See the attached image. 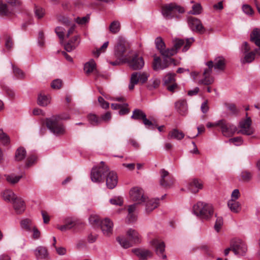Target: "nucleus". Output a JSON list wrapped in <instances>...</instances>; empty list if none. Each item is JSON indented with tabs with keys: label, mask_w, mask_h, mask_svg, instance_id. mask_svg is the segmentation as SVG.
Instances as JSON below:
<instances>
[{
	"label": "nucleus",
	"mask_w": 260,
	"mask_h": 260,
	"mask_svg": "<svg viewBox=\"0 0 260 260\" xmlns=\"http://www.w3.org/2000/svg\"><path fill=\"white\" fill-rule=\"evenodd\" d=\"M137 208V204H134L128 206V215L126 217V220L128 222H134L137 220V216L134 212Z\"/></svg>",
	"instance_id": "nucleus-25"
},
{
	"label": "nucleus",
	"mask_w": 260,
	"mask_h": 260,
	"mask_svg": "<svg viewBox=\"0 0 260 260\" xmlns=\"http://www.w3.org/2000/svg\"><path fill=\"white\" fill-rule=\"evenodd\" d=\"M79 36L76 35L71 38L69 41L64 44V49L68 52H71L74 50L79 44Z\"/></svg>",
	"instance_id": "nucleus-21"
},
{
	"label": "nucleus",
	"mask_w": 260,
	"mask_h": 260,
	"mask_svg": "<svg viewBox=\"0 0 260 260\" xmlns=\"http://www.w3.org/2000/svg\"><path fill=\"white\" fill-rule=\"evenodd\" d=\"M35 16L38 18H42L45 14V10L39 7H36L35 8Z\"/></svg>",
	"instance_id": "nucleus-56"
},
{
	"label": "nucleus",
	"mask_w": 260,
	"mask_h": 260,
	"mask_svg": "<svg viewBox=\"0 0 260 260\" xmlns=\"http://www.w3.org/2000/svg\"><path fill=\"white\" fill-rule=\"evenodd\" d=\"M132 251L141 260H145L148 257H150L151 255V252L146 249H134L132 250Z\"/></svg>",
	"instance_id": "nucleus-26"
},
{
	"label": "nucleus",
	"mask_w": 260,
	"mask_h": 260,
	"mask_svg": "<svg viewBox=\"0 0 260 260\" xmlns=\"http://www.w3.org/2000/svg\"><path fill=\"white\" fill-rule=\"evenodd\" d=\"M175 73H168L163 78L164 84L167 85L175 82Z\"/></svg>",
	"instance_id": "nucleus-41"
},
{
	"label": "nucleus",
	"mask_w": 260,
	"mask_h": 260,
	"mask_svg": "<svg viewBox=\"0 0 260 260\" xmlns=\"http://www.w3.org/2000/svg\"><path fill=\"white\" fill-rule=\"evenodd\" d=\"M101 229L106 236H110L113 233V223L109 218H106L101 222Z\"/></svg>",
	"instance_id": "nucleus-16"
},
{
	"label": "nucleus",
	"mask_w": 260,
	"mask_h": 260,
	"mask_svg": "<svg viewBox=\"0 0 260 260\" xmlns=\"http://www.w3.org/2000/svg\"><path fill=\"white\" fill-rule=\"evenodd\" d=\"M202 7L200 4H196L192 6V14L198 15L201 13Z\"/></svg>",
	"instance_id": "nucleus-61"
},
{
	"label": "nucleus",
	"mask_w": 260,
	"mask_h": 260,
	"mask_svg": "<svg viewBox=\"0 0 260 260\" xmlns=\"http://www.w3.org/2000/svg\"><path fill=\"white\" fill-rule=\"evenodd\" d=\"M26 155V151L25 149L22 147H19L15 152V159L16 161H21L24 159Z\"/></svg>",
	"instance_id": "nucleus-35"
},
{
	"label": "nucleus",
	"mask_w": 260,
	"mask_h": 260,
	"mask_svg": "<svg viewBox=\"0 0 260 260\" xmlns=\"http://www.w3.org/2000/svg\"><path fill=\"white\" fill-rule=\"evenodd\" d=\"M89 19V16L87 15L86 16L80 18L79 17H77L75 19L76 22L79 24H85L88 22Z\"/></svg>",
	"instance_id": "nucleus-57"
},
{
	"label": "nucleus",
	"mask_w": 260,
	"mask_h": 260,
	"mask_svg": "<svg viewBox=\"0 0 260 260\" xmlns=\"http://www.w3.org/2000/svg\"><path fill=\"white\" fill-rule=\"evenodd\" d=\"M65 29L61 26H57L55 28V32L58 37L60 43H63L65 35H64Z\"/></svg>",
	"instance_id": "nucleus-43"
},
{
	"label": "nucleus",
	"mask_w": 260,
	"mask_h": 260,
	"mask_svg": "<svg viewBox=\"0 0 260 260\" xmlns=\"http://www.w3.org/2000/svg\"><path fill=\"white\" fill-rule=\"evenodd\" d=\"M50 102V98L49 96L40 93L38 98V104L41 106H46Z\"/></svg>",
	"instance_id": "nucleus-36"
},
{
	"label": "nucleus",
	"mask_w": 260,
	"mask_h": 260,
	"mask_svg": "<svg viewBox=\"0 0 260 260\" xmlns=\"http://www.w3.org/2000/svg\"><path fill=\"white\" fill-rule=\"evenodd\" d=\"M175 109L179 114L182 116H186L187 114L188 108L186 101L180 100L175 103Z\"/></svg>",
	"instance_id": "nucleus-20"
},
{
	"label": "nucleus",
	"mask_w": 260,
	"mask_h": 260,
	"mask_svg": "<svg viewBox=\"0 0 260 260\" xmlns=\"http://www.w3.org/2000/svg\"><path fill=\"white\" fill-rule=\"evenodd\" d=\"M222 224L223 220L222 217H217L215 222V224L214 225V229L217 232L219 231Z\"/></svg>",
	"instance_id": "nucleus-59"
},
{
	"label": "nucleus",
	"mask_w": 260,
	"mask_h": 260,
	"mask_svg": "<svg viewBox=\"0 0 260 260\" xmlns=\"http://www.w3.org/2000/svg\"><path fill=\"white\" fill-rule=\"evenodd\" d=\"M0 141L4 144H7L10 142L9 137L4 132L2 129H0Z\"/></svg>",
	"instance_id": "nucleus-54"
},
{
	"label": "nucleus",
	"mask_w": 260,
	"mask_h": 260,
	"mask_svg": "<svg viewBox=\"0 0 260 260\" xmlns=\"http://www.w3.org/2000/svg\"><path fill=\"white\" fill-rule=\"evenodd\" d=\"M184 12L183 8L174 3L166 4L162 7L161 13L163 16L167 19L173 18H179V14Z\"/></svg>",
	"instance_id": "nucleus-4"
},
{
	"label": "nucleus",
	"mask_w": 260,
	"mask_h": 260,
	"mask_svg": "<svg viewBox=\"0 0 260 260\" xmlns=\"http://www.w3.org/2000/svg\"><path fill=\"white\" fill-rule=\"evenodd\" d=\"M12 68L13 71V73L14 75L19 79H22L25 78L24 73L19 68L15 67L12 64Z\"/></svg>",
	"instance_id": "nucleus-46"
},
{
	"label": "nucleus",
	"mask_w": 260,
	"mask_h": 260,
	"mask_svg": "<svg viewBox=\"0 0 260 260\" xmlns=\"http://www.w3.org/2000/svg\"><path fill=\"white\" fill-rule=\"evenodd\" d=\"M250 41L254 43L255 45H260V28H254L250 35Z\"/></svg>",
	"instance_id": "nucleus-28"
},
{
	"label": "nucleus",
	"mask_w": 260,
	"mask_h": 260,
	"mask_svg": "<svg viewBox=\"0 0 260 260\" xmlns=\"http://www.w3.org/2000/svg\"><path fill=\"white\" fill-rule=\"evenodd\" d=\"M158 199H151L147 202L146 204V211L147 213L151 212L158 206Z\"/></svg>",
	"instance_id": "nucleus-32"
},
{
	"label": "nucleus",
	"mask_w": 260,
	"mask_h": 260,
	"mask_svg": "<svg viewBox=\"0 0 260 260\" xmlns=\"http://www.w3.org/2000/svg\"><path fill=\"white\" fill-rule=\"evenodd\" d=\"M51 86L53 89H59L62 86V81L58 79L54 80L52 82Z\"/></svg>",
	"instance_id": "nucleus-58"
},
{
	"label": "nucleus",
	"mask_w": 260,
	"mask_h": 260,
	"mask_svg": "<svg viewBox=\"0 0 260 260\" xmlns=\"http://www.w3.org/2000/svg\"><path fill=\"white\" fill-rule=\"evenodd\" d=\"M160 185L165 188H169L171 187L174 183V178L173 176L170 175L169 172L165 170L164 169L160 170Z\"/></svg>",
	"instance_id": "nucleus-11"
},
{
	"label": "nucleus",
	"mask_w": 260,
	"mask_h": 260,
	"mask_svg": "<svg viewBox=\"0 0 260 260\" xmlns=\"http://www.w3.org/2000/svg\"><path fill=\"white\" fill-rule=\"evenodd\" d=\"M143 124L145 125V126L148 128H151L152 129H154V126H156L157 125L155 124L154 122H153L152 121L148 119L146 117V115L145 116V117L142 120Z\"/></svg>",
	"instance_id": "nucleus-53"
},
{
	"label": "nucleus",
	"mask_w": 260,
	"mask_h": 260,
	"mask_svg": "<svg viewBox=\"0 0 260 260\" xmlns=\"http://www.w3.org/2000/svg\"><path fill=\"white\" fill-rule=\"evenodd\" d=\"M216 125L220 126L222 134L227 137H230L233 135L237 131L236 126L227 123L224 119H221L215 123Z\"/></svg>",
	"instance_id": "nucleus-8"
},
{
	"label": "nucleus",
	"mask_w": 260,
	"mask_h": 260,
	"mask_svg": "<svg viewBox=\"0 0 260 260\" xmlns=\"http://www.w3.org/2000/svg\"><path fill=\"white\" fill-rule=\"evenodd\" d=\"M126 52V47L124 41L122 39H119L117 45L114 47V53L115 56L121 59L123 57V55Z\"/></svg>",
	"instance_id": "nucleus-19"
},
{
	"label": "nucleus",
	"mask_w": 260,
	"mask_h": 260,
	"mask_svg": "<svg viewBox=\"0 0 260 260\" xmlns=\"http://www.w3.org/2000/svg\"><path fill=\"white\" fill-rule=\"evenodd\" d=\"M14 209L18 214L22 213L25 210L24 203L21 199L17 198L13 202Z\"/></svg>",
	"instance_id": "nucleus-29"
},
{
	"label": "nucleus",
	"mask_w": 260,
	"mask_h": 260,
	"mask_svg": "<svg viewBox=\"0 0 260 260\" xmlns=\"http://www.w3.org/2000/svg\"><path fill=\"white\" fill-rule=\"evenodd\" d=\"M110 31L113 34H116L120 29V24L118 21H113L109 26Z\"/></svg>",
	"instance_id": "nucleus-42"
},
{
	"label": "nucleus",
	"mask_w": 260,
	"mask_h": 260,
	"mask_svg": "<svg viewBox=\"0 0 260 260\" xmlns=\"http://www.w3.org/2000/svg\"><path fill=\"white\" fill-rule=\"evenodd\" d=\"M149 75L146 73H140V72H135L131 75L130 79V82L128 85V88L129 90H133L135 85H136L139 82L141 83H145L148 80V78Z\"/></svg>",
	"instance_id": "nucleus-10"
},
{
	"label": "nucleus",
	"mask_w": 260,
	"mask_h": 260,
	"mask_svg": "<svg viewBox=\"0 0 260 260\" xmlns=\"http://www.w3.org/2000/svg\"><path fill=\"white\" fill-rule=\"evenodd\" d=\"M5 47L8 50H11L13 46V41L10 36L6 35L5 37Z\"/></svg>",
	"instance_id": "nucleus-55"
},
{
	"label": "nucleus",
	"mask_w": 260,
	"mask_h": 260,
	"mask_svg": "<svg viewBox=\"0 0 260 260\" xmlns=\"http://www.w3.org/2000/svg\"><path fill=\"white\" fill-rule=\"evenodd\" d=\"M117 240L124 248H128L132 247L134 244L131 240L128 241L124 237H118L117 238Z\"/></svg>",
	"instance_id": "nucleus-40"
},
{
	"label": "nucleus",
	"mask_w": 260,
	"mask_h": 260,
	"mask_svg": "<svg viewBox=\"0 0 260 260\" xmlns=\"http://www.w3.org/2000/svg\"><path fill=\"white\" fill-rule=\"evenodd\" d=\"M101 165L93 167L90 173V178L94 182H101L103 181V176L106 175L109 171V168L105 165L104 161L101 162Z\"/></svg>",
	"instance_id": "nucleus-5"
},
{
	"label": "nucleus",
	"mask_w": 260,
	"mask_h": 260,
	"mask_svg": "<svg viewBox=\"0 0 260 260\" xmlns=\"http://www.w3.org/2000/svg\"><path fill=\"white\" fill-rule=\"evenodd\" d=\"M193 212L197 216L202 219H209L213 213L211 205L199 201L193 206Z\"/></svg>",
	"instance_id": "nucleus-3"
},
{
	"label": "nucleus",
	"mask_w": 260,
	"mask_h": 260,
	"mask_svg": "<svg viewBox=\"0 0 260 260\" xmlns=\"http://www.w3.org/2000/svg\"><path fill=\"white\" fill-rule=\"evenodd\" d=\"M241 177L242 181L248 182L252 178V174L248 171H243L241 172Z\"/></svg>",
	"instance_id": "nucleus-52"
},
{
	"label": "nucleus",
	"mask_w": 260,
	"mask_h": 260,
	"mask_svg": "<svg viewBox=\"0 0 260 260\" xmlns=\"http://www.w3.org/2000/svg\"><path fill=\"white\" fill-rule=\"evenodd\" d=\"M69 116L63 117L61 115H56L47 118L46 123L47 128L56 136H62L66 133V127L60 121V120L68 119Z\"/></svg>",
	"instance_id": "nucleus-2"
},
{
	"label": "nucleus",
	"mask_w": 260,
	"mask_h": 260,
	"mask_svg": "<svg viewBox=\"0 0 260 260\" xmlns=\"http://www.w3.org/2000/svg\"><path fill=\"white\" fill-rule=\"evenodd\" d=\"M150 243L151 245L154 248L156 253L160 257L161 256L163 259L166 258V255L164 254L165 250V243L158 239H155L152 240Z\"/></svg>",
	"instance_id": "nucleus-15"
},
{
	"label": "nucleus",
	"mask_w": 260,
	"mask_h": 260,
	"mask_svg": "<svg viewBox=\"0 0 260 260\" xmlns=\"http://www.w3.org/2000/svg\"><path fill=\"white\" fill-rule=\"evenodd\" d=\"M127 235L128 236L132 243L133 244L140 243L141 241L140 237L138 232L132 229H130L127 232Z\"/></svg>",
	"instance_id": "nucleus-30"
},
{
	"label": "nucleus",
	"mask_w": 260,
	"mask_h": 260,
	"mask_svg": "<svg viewBox=\"0 0 260 260\" xmlns=\"http://www.w3.org/2000/svg\"><path fill=\"white\" fill-rule=\"evenodd\" d=\"M32 232V238L34 239H38L41 236V233L39 230L37 229L36 226H34L31 230Z\"/></svg>",
	"instance_id": "nucleus-63"
},
{
	"label": "nucleus",
	"mask_w": 260,
	"mask_h": 260,
	"mask_svg": "<svg viewBox=\"0 0 260 260\" xmlns=\"http://www.w3.org/2000/svg\"><path fill=\"white\" fill-rule=\"evenodd\" d=\"M188 24L190 28L193 30L198 32L200 34H203L205 29L203 26L201 21L193 17H190L188 19Z\"/></svg>",
	"instance_id": "nucleus-17"
},
{
	"label": "nucleus",
	"mask_w": 260,
	"mask_h": 260,
	"mask_svg": "<svg viewBox=\"0 0 260 260\" xmlns=\"http://www.w3.org/2000/svg\"><path fill=\"white\" fill-rule=\"evenodd\" d=\"M6 2L12 8L17 7L21 4V0H6Z\"/></svg>",
	"instance_id": "nucleus-60"
},
{
	"label": "nucleus",
	"mask_w": 260,
	"mask_h": 260,
	"mask_svg": "<svg viewBox=\"0 0 260 260\" xmlns=\"http://www.w3.org/2000/svg\"><path fill=\"white\" fill-rule=\"evenodd\" d=\"M3 198L5 201L12 203L14 200L17 198L14 193L11 190H7L4 191Z\"/></svg>",
	"instance_id": "nucleus-37"
},
{
	"label": "nucleus",
	"mask_w": 260,
	"mask_h": 260,
	"mask_svg": "<svg viewBox=\"0 0 260 260\" xmlns=\"http://www.w3.org/2000/svg\"><path fill=\"white\" fill-rule=\"evenodd\" d=\"M122 62L127 63L129 67L134 70H141L144 65L142 57L139 56L136 53L132 57L123 58Z\"/></svg>",
	"instance_id": "nucleus-6"
},
{
	"label": "nucleus",
	"mask_w": 260,
	"mask_h": 260,
	"mask_svg": "<svg viewBox=\"0 0 260 260\" xmlns=\"http://www.w3.org/2000/svg\"><path fill=\"white\" fill-rule=\"evenodd\" d=\"M35 255L37 259H46L48 257V252L46 247L39 246L34 250Z\"/></svg>",
	"instance_id": "nucleus-24"
},
{
	"label": "nucleus",
	"mask_w": 260,
	"mask_h": 260,
	"mask_svg": "<svg viewBox=\"0 0 260 260\" xmlns=\"http://www.w3.org/2000/svg\"><path fill=\"white\" fill-rule=\"evenodd\" d=\"M206 64L208 66V68L204 70L203 76V78L199 81L198 83L200 84H204L209 85L214 82V78L211 76L212 72V68L213 67V62L210 60L206 62Z\"/></svg>",
	"instance_id": "nucleus-9"
},
{
	"label": "nucleus",
	"mask_w": 260,
	"mask_h": 260,
	"mask_svg": "<svg viewBox=\"0 0 260 260\" xmlns=\"http://www.w3.org/2000/svg\"><path fill=\"white\" fill-rule=\"evenodd\" d=\"M245 53L246 54L243 59L242 60V62L243 63L252 62L255 59L254 52L251 51Z\"/></svg>",
	"instance_id": "nucleus-44"
},
{
	"label": "nucleus",
	"mask_w": 260,
	"mask_h": 260,
	"mask_svg": "<svg viewBox=\"0 0 260 260\" xmlns=\"http://www.w3.org/2000/svg\"><path fill=\"white\" fill-rule=\"evenodd\" d=\"M224 106L230 112L232 115H236L239 113V110L237 108L236 105L232 103H225Z\"/></svg>",
	"instance_id": "nucleus-45"
},
{
	"label": "nucleus",
	"mask_w": 260,
	"mask_h": 260,
	"mask_svg": "<svg viewBox=\"0 0 260 260\" xmlns=\"http://www.w3.org/2000/svg\"><path fill=\"white\" fill-rule=\"evenodd\" d=\"M156 48L159 50L160 53L163 56L161 61L159 57L156 55H153V69L154 71L164 70L170 65L174 63L175 60L171 57L176 54L174 48L165 49V44L160 37H157L155 40Z\"/></svg>",
	"instance_id": "nucleus-1"
},
{
	"label": "nucleus",
	"mask_w": 260,
	"mask_h": 260,
	"mask_svg": "<svg viewBox=\"0 0 260 260\" xmlns=\"http://www.w3.org/2000/svg\"><path fill=\"white\" fill-rule=\"evenodd\" d=\"M230 143H234L235 145L239 146L242 143V139L241 137H237L229 140Z\"/></svg>",
	"instance_id": "nucleus-62"
},
{
	"label": "nucleus",
	"mask_w": 260,
	"mask_h": 260,
	"mask_svg": "<svg viewBox=\"0 0 260 260\" xmlns=\"http://www.w3.org/2000/svg\"><path fill=\"white\" fill-rule=\"evenodd\" d=\"M87 119L89 123L93 126H98L101 123V119L95 114H89Z\"/></svg>",
	"instance_id": "nucleus-38"
},
{
	"label": "nucleus",
	"mask_w": 260,
	"mask_h": 260,
	"mask_svg": "<svg viewBox=\"0 0 260 260\" xmlns=\"http://www.w3.org/2000/svg\"><path fill=\"white\" fill-rule=\"evenodd\" d=\"M232 250L236 255H244L247 250L245 243L241 240H235L231 243Z\"/></svg>",
	"instance_id": "nucleus-12"
},
{
	"label": "nucleus",
	"mask_w": 260,
	"mask_h": 260,
	"mask_svg": "<svg viewBox=\"0 0 260 260\" xmlns=\"http://www.w3.org/2000/svg\"><path fill=\"white\" fill-rule=\"evenodd\" d=\"M213 62V67L214 70L219 71H224L226 63V59L222 56H218L214 59Z\"/></svg>",
	"instance_id": "nucleus-23"
},
{
	"label": "nucleus",
	"mask_w": 260,
	"mask_h": 260,
	"mask_svg": "<svg viewBox=\"0 0 260 260\" xmlns=\"http://www.w3.org/2000/svg\"><path fill=\"white\" fill-rule=\"evenodd\" d=\"M84 71L88 76L92 72H96V63L94 60L91 59L84 64Z\"/></svg>",
	"instance_id": "nucleus-27"
},
{
	"label": "nucleus",
	"mask_w": 260,
	"mask_h": 260,
	"mask_svg": "<svg viewBox=\"0 0 260 260\" xmlns=\"http://www.w3.org/2000/svg\"><path fill=\"white\" fill-rule=\"evenodd\" d=\"M6 177L7 181L9 183L12 184H16V183H17L20 180V179H21L22 176H15L14 174H12V175L6 176Z\"/></svg>",
	"instance_id": "nucleus-47"
},
{
	"label": "nucleus",
	"mask_w": 260,
	"mask_h": 260,
	"mask_svg": "<svg viewBox=\"0 0 260 260\" xmlns=\"http://www.w3.org/2000/svg\"><path fill=\"white\" fill-rule=\"evenodd\" d=\"M203 188V183L201 180L194 178L190 180L188 184V189L192 193H197Z\"/></svg>",
	"instance_id": "nucleus-22"
},
{
	"label": "nucleus",
	"mask_w": 260,
	"mask_h": 260,
	"mask_svg": "<svg viewBox=\"0 0 260 260\" xmlns=\"http://www.w3.org/2000/svg\"><path fill=\"white\" fill-rule=\"evenodd\" d=\"M191 44V42H190L188 39L186 40L185 44L183 40L176 39L174 40L173 47L172 48H174V50H175L176 53L177 52V50L179 49L181 46L185 44L182 51L183 52H186L189 49Z\"/></svg>",
	"instance_id": "nucleus-18"
},
{
	"label": "nucleus",
	"mask_w": 260,
	"mask_h": 260,
	"mask_svg": "<svg viewBox=\"0 0 260 260\" xmlns=\"http://www.w3.org/2000/svg\"><path fill=\"white\" fill-rule=\"evenodd\" d=\"M131 199L137 202V205L145 202L146 199L144 196L143 190L138 187L133 188L129 191Z\"/></svg>",
	"instance_id": "nucleus-13"
},
{
	"label": "nucleus",
	"mask_w": 260,
	"mask_h": 260,
	"mask_svg": "<svg viewBox=\"0 0 260 260\" xmlns=\"http://www.w3.org/2000/svg\"><path fill=\"white\" fill-rule=\"evenodd\" d=\"M105 176L107 187L110 189L115 188L118 183V176L116 173L109 169Z\"/></svg>",
	"instance_id": "nucleus-14"
},
{
	"label": "nucleus",
	"mask_w": 260,
	"mask_h": 260,
	"mask_svg": "<svg viewBox=\"0 0 260 260\" xmlns=\"http://www.w3.org/2000/svg\"><path fill=\"white\" fill-rule=\"evenodd\" d=\"M243 12L248 15H252L253 11L252 8L248 5H244L242 7Z\"/></svg>",
	"instance_id": "nucleus-64"
},
{
	"label": "nucleus",
	"mask_w": 260,
	"mask_h": 260,
	"mask_svg": "<svg viewBox=\"0 0 260 260\" xmlns=\"http://www.w3.org/2000/svg\"><path fill=\"white\" fill-rule=\"evenodd\" d=\"M168 136L171 139L181 140L184 138L185 135L182 132L180 131L176 128H174L169 133Z\"/></svg>",
	"instance_id": "nucleus-34"
},
{
	"label": "nucleus",
	"mask_w": 260,
	"mask_h": 260,
	"mask_svg": "<svg viewBox=\"0 0 260 260\" xmlns=\"http://www.w3.org/2000/svg\"><path fill=\"white\" fill-rule=\"evenodd\" d=\"M228 206L230 210L234 213L239 212L241 209L240 204L234 199H231L228 201Z\"/></svg>",
	"instance_id": "nucleus-33"
},
{
	"label": "nucleus",
	"mask_w": 260,
	"mask_h": 260,
	"mask_svg": "<svg viewBox=\"0 0 260 260\" xmlns=\"http://www.w3.org/2000/svg\"><path fill=\"white\" fill-rule=\"evenodd\" d=\"M146 115V114L142 110L136 109L133 112L131 118L137 120H142Z\"/></svg>",
	"instance_id": "nucleus-39"
},
{
	"label": "nucleus",
	"mask_w": 260,
	"mask_h": 260,
	"mask_svg": "<svg viewBox=\"0 0 260 260\" xmlns=\"http://www.w3.org/2000/svg\"><path fill=\"white\" fill-rule=\"evenodd\" d=\"M89 223L93 226H96L101 224V221L98 216L95 215H91L89 218Z\"/></svg>",
	"instance_id": "nucleus-51"
},
{
	"label": "nucleus",
	"mask_w": 260,
	"mask_h": 260,
	"mask_svg": "<svg viewBox=\"0 0 260 260\" xmlns=\"http://www.w3.org/2000/svg\"><path fill=\"white\" fill-rule=\"evenodd\" d=\"M57 20L66 26H70L72 23L69 18L64 15H58L57 17Z\"/></svg>",
	"instance_id": "nucleus-50"
},
{
	"label": "nucleus",
	"mask_w": 260,
	"mask_h": 260,
	"mask_svg": "<svg viewBox=\"0 0 260 260\" xmlns=\"http://www.w3.org/2000/svg\"><path fill=\"white\" fill-rule=\"evenodd\" d=\"M11 12L8 9L6 4L0 0V14L3 16L8 15Z\"/></svg>",
	"instance_id": "nucleus-48"
},
{
	"label": "nucleus",
	"mask_w": 260,
	"mask_h": 260,
	"mask_svg": "<svg viewBox=\"0 0 260 260\" xmlns=\"http://www.w3.org/2000/svg\"><path fill=\"white\" fill-rule=\"evenodd\" d=\"M20 225L22 229L27 232H31L35 226L32 220L30 218H25L21 220Z\"/></svg>",
	"instance_id": "nucleus-31"
},
{
	"label": "nucleus",
	"mask_w": 260,
	"mask_h": 260,
	"mask_svg": "<svg viewBox=\"0 0 260 260\" xmlns=\"http://www.w3.org/2000/svg\"><path fill=\"white\" fill-rule=\"evenodd\" d=\"M74 225V222L72 220H70L67 222L65 224L57 226V228L62 232H65L72 229Z\"/></svg>",
	"instance_id": "nucleus-49"
},
{
	"label": "nucleus",
	"mask_w": 260,
	"mask_h": 260,
	"mask_svg": "<svg viewBox=\"0 0 260 260\" xmlns=\"http://www.w3.org/2000/svg\"><path fill=\"white\" fill-rule=\"evenodd\" d=\"M247 113L246 114V118L239 122V128L240 130L237 132L238 134L250 136L253 134L254 130L251 127L252 121L250 117H248Z\"/></svg>",
	"instance_id": "nucleus-7"
}]
</instances>
